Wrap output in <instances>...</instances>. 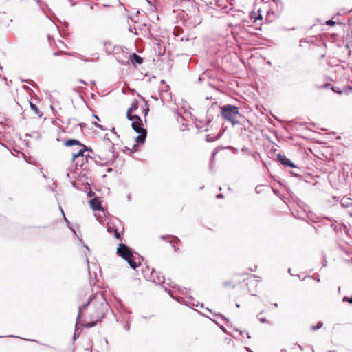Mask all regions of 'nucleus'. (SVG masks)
I'll list each match as a JSON object with an SVG mask.
<instances>
[{
	"label": "nucleus",
	"instance_id": "obj_30",
	"mask_svg": "<svg viewBox=\"0 0 352 352\" xmlns=\"http://www.w3.org/2000/svg\"><path fill=\"white\" fill-rule=\"evenodd\" d=\"M274 3L276 4V6H277L278 5H280L281 6H283L282 2L280 1H278V0L274 1Z\"/></svg>",
	"mask_w": 352,
	"mask_h": 352
},
{
	"label": "nucleus",
	"instance_id": "obj_7",
	"mask_svg": "<svg viewBox=\"0 0 352 352\" xmlns=\"http://www.w3.org/2000/svg\"><path fill=\"white\" fill-rule=\"evenodd\" d=\"M147 278L149 280L156 283L157 284L164 283L165 280L164 277L163 276H161L160 273L156 272L154 269H152L151 274L150 276H147Z\"/></svg>",
	"mask_w": 352,
	"mask_h": 352
},
{
	"label": "nucleus",
	"instance_id": "obj_60",
	"mask_svg": "<svg viewBox=\"0 0 352 352\" xmlns=\"http://www.w3.org/2000/svg\"><path fill=\"white\" fill-rule=\"evenodd\" d=\"M166 291L168 292V293H170V290H168V289H166Z\"/></svg>",
	"mask_w": 352,
	"mask_h": 352
},
{
	"label": "nucleus",
	"instance_id": "obj_35",
	"mask_svg": "<svg viewBox=\"0 0 352 352\" xmlns=\"http://www.w3.org/2000/svg\"><path fill=\"white\" fill-rule=\"evenodd\" d=\"M179 39H180L182 41H189V40H190V39H189V38H188V37H181Z\"/></svg>",
	"mask_w": 352,
	"mask_h": 352
},
{
	"label": "nucleus",
	"instance_id": "obj_25",
	"mask_svg": "<svg viewBox=\"0 0 352 352\" xmlns=\"http://www.w3.org/2000/svg\"><path fill=\"white\" fill-rule=\"evenodd\" d=\"M254 18V21H257V20H261L263 19L262 17V14H261V12L260 10H258V14L256 16H253Z\"/></svg>",
	"mask_w": 352,
	"mask_h": 352
},
{
	"label": "nucleus",
	"instance_id": "obj_5",
	"mask_svg": "<svg viewBox=\"0 0 352 352\" xmlns=\"http://www.w3.org/2000/svg\"><path fill=\"white\" fill-rule=\"evenodd\" d=\"M133 118L134 120H132L131 127L137 133H139L135 138V142L138 144H144L146 138L147 131L143 128L142 120L139 116H135Z\"/></svg>",
	"mask_w": 352,
	"mask_h": 352
},
{
	"label": "nucleus",
	"instance_id": "obj_49",
	"mask_svg": "<svg viewBox=\"0 0 352 352\" xmlns=\"http://www.w3.org/2000/svg\"><path fill=\"white\" fill-rule=\"evenodd\" d=\"M343 149H344V144H342V149H341V152H343Z\"/></svg>",
	"mask_w": 352,
	"mask_h": 352
},
{
	"label": "nucleus",
	"instance_id": "obj_24",
	"mask_svg": "<svg viewBox=\"0 0 352 352\" xmlns=\"http://www.w3.org/2000/svg\"><path fill=\"white\" fill-rule=\"evenodd\" d=\"M147 1V3L151 6H153L155 8V6H156V3H157V0H146Z\"/></svg>",
	"mask_w": 352,
	"mask_h": 352
},
{
	"label": "nucleus",
	"instance_id": "obj_14",
	"mask_svg": "<svg viewBox=\"0 0 352 352\" xmlns=\"http://www.w3.org/2000/svg\"><path fill=\"white\" fill-rule=\"evenodd\" d=\"M129 60L131 61V62H135L138 64H141L143 62V59L142 57H140L139 55H138L137 54L135 53H133L131 55H130V58Z\"/></svg>",
	"mask_w": 352,
	"mask_h": 352
},
{
	"label": "nucleus",
	"instance_id": "obj_3",
	"mask_svg": "<svg viewBox=\"0 0 352 352\" xmlns=\"http://www.w3.org/2000/svg\"><path fill=\"white\" fill-rule=\"evenodd\" d=\"M221 115L226 121L232 123L233 126L239 124V118H243L239 108L234 105L226 104L220 107Z\"/></svg>",
	"mask_w": 352,
	"mask_h": 352
},
{
	"label": "nucleus",
	"instance_id": "obj_53",
	"mask_svg": "<svg viewBox=\"0 0 352 352\" xmlns=\"http://www.w3.org/2000/svg\"><path fill=\"white\" fill-rule=\"evenodd\" d=\"M67 177H70V174L69 173H67Z\"/></svg>",
	"mask_w": 352,
	"mask_h": 352
},
{
	"label": "nucleus",
	"instance_id": "obj_50",
	"mask_svg": "<svg viewBox=\"0 0 352 352\" xmlns=\"http://www.w3.org/2000/svg\"><path fill=\"white\" fill-rule=\"evenodd\" d=\"M36 2H37L38 3H39L40 5H41V0H36Z\"/></svg>",
	"mask_w": 352,
	"mask_h": 352
},
{
	"label": "nucleus",
	"instance_id": "obj_51",
	"mask_svg": "<svg viewBox=\"0 0 352 352\" xmlns=\"http://www.w3.org/2000/svg\"><path fill=\"white\" fill-rule=\"evenodd\" d=\"M88 156H89V155H85V161H86V162H87V160H87V157H88Z\"/></svg>",
	"mask_w": 352,
	"mask_h": 352
},
{
	"label": "nucleus",
	"instance_id": "obj_54",
	"mask_svg": "<svg viewBox=\"0 0 352 352\" xmlns=\"http://www.w3.org/2000/svg\"><path fill=\"white\" fill-rule=\"evenodd\" d=\"M336 139H337L338 140H340V139H341V137H336Z\"/></svg>",
	"mask_w": 352,
	"mask_h": 352
},
{
	"label": "nucleus",
	"instance_id": "obj_55",
	"mask_svg": "<svg viewBox=\"0 0 352 352\" xmlns=\"http://www.w3.org/2000/svg\"><path fill=\"white\" fill-rule=\"evenodd\" d=\"M85 61H90L91 60L89 59H83Z\"/></svg>",
	"mask_w": 352,
	"mask_h": 352
},
{
	"label": "nucleus",
	"instance_id": "obj_1",
	"mask_svg": "<svg viewBox=\"0 0 352 352\" xmlns=\"http://www.w3.org/2000/svg\"><path fill=\"white\" fill-rule=\"evenodd\" d=\"M109 308V305L102 293L99 292L91 295L86 303L79 307L76 326L78 324V320L85 313L88 314V317L91 320H100Z\"/></svg>",
	"mask_w": 352,
	"mask_h": 352
},
{
	"label": "nucleus",
	"instance_id": "obj_36",
	"mask_svg": "<svg viewBox=\"0 0 352 352\" xmlns=\"http://www.w3.org/2000/svg\"><path fill=\"white\" fill-rule=\"evenodd\" d=\"M63 53H64L63 52L60 51V52H54V56H58V55H60L61 54H63Z\"/></svg>",
	"mask_w": 352,
	"mask_h": 352
},
{
	"label": "nucleus",
	"instance_id": "obj_62",
	"mask_svg": "<svg viewBox=\"0 0 352 352\" xmlns=\"http://www.w3.org/2000/svg\"><path fill=\"white\" fill-rule=\"evenodd\" d=\"M91 85H95V82H94V81H93V82H91Z\"/></svg>",
	"mask_w": 352,
	"mask_h": 352
},
{
	"label": "nucleus",
	"instance_id": "obj_27",
	"mask_svg": "<svg viewBox=\"0 0 352 352\" xmlns=\"http://www.w3.org/2000/svg\"><path fill=\"white\" fill-rule=\"evenodd\" d=\"M59 208H60V211H61V214L63 216V218H64L65 221L67 223H69L68 220L67 219V218H66V217H65V215L64 211H63V208H61V206H59Z\"/></svg>",
	"mask_w": 352,
	"mask_h": 352
},
{
	"label": "nucleus",
	"instance_id": "obj_46",
	"mask_svg": "<svg viewBox=\"0 0 352 352\" xmlns=\"http://www.w3.org/2000/svg\"><path fill=\"white\" fill-rule=\"evenodd\" d=\"M182 299V298H177V300L179 302H182V301H181Z\"/></svg>",
	"mask_w": 352,
	"mask_h": 352
},
{
	"label": "nucleus",
	"instance_id": "obj_4",
	"mask_svg": "<svg viewBox=\"0 0 352 352\" xmlns=\"http://www.w3.org/2000/svg\"><path fill=\"white\" fill-rule=\"evenodd\" d=\"M117 254L127 261L130 267L135 270L140 265V256H135L131 249L124 243L119 244Z\"/></svg>",
	"mask_w": 352,
	"mask_h": 352
},
{
	"label": "nucleus",
	"instance_id": "obj_6",
	"mask_svg": "<svg viewBox=\"0 0 352 352\" xmlns=\"http://www.w3.org/2000/svg\"><path fill=\"white\" fill-rule=\"evenodd\" d=\"M81 147V148L79 149V151L77 152V153H74L72 154V160H77V162H76V166H80L81 168L83 167V166L85 165L84 164V153L85 151H90V152H92L91 149H89L86 146H85L84 144H82V146H80Z\"/></svg>",
	"mask_w": 352,
	"mask_h": 352
},
{
	"label": "nucleus",
	"instance_id": "obj_26",
	"mask_svg": "<svg viewBox=\"0 0 352 352\" xmlns=\"http://www.w3.org/2000/svg\"><path fill=\"white\" fill-rule=\"evenodd\" d=\"M179 241V239H178V238H177V237H174V239H173V241H170V243L171 244V245H172L173 248H175V243H176L177 241Z\"/></svg>",
	"mask_w": 352,
	"mask_h": 352
},
{
	"label": "nucleus",
	"instance_id": "obj_41",
	"mask_svg": "<svg viewBox=\"0 0 352 352\" xmlns=\"http://www.w3.org/2000/svg\"><path fill=\"white\" fill-rule=\"evenodd\" d=\"M79 82L82 83L83 85H87V82L84 81L83 80H79Z\"/></svg>",
	"mask_w": 352,
	"mask_h": 352
},
{
	"label": "nucleus",
	"instance_id": "obj_32",
	"mask_svg": "<svg viewBox=\"0 0 352 352\" xmlns=\"http://www.w3.org/2000/svg\"><path fill=\"white\" fill-rule=\"evenodd\" d=\"M124 327L126 331H129L130 329V324L129 323H126Z\"/></svg>",
	"mask_w": 352,
	"mask_h": 352
},
{
	"label": "nucleus",
	"instance_id": "obj_40",
	"mask_svg": "<svg viewBox=\"0 0 352 352\" xmlns=\"http://www.w3.org/2000/svg\"><path fill=\"white\" fill-rule=\"evenodd\" d=\"M223 195L222 194H218L217 195V199H221V198H223Z\"/></svg>",
	"mask_w": 352,
	"mask_h": 352
},
{
	"label": "nucleus",
	"instance_id": "obj_21",
	"mask_svg": "<svg viewBox=\"0 0 352 352\" xmlns=\"http://www.w3.org/2000/svg\"><path fill=\"white\" fill-rule=\"evenodd\" d=\"M180 31L181 30L179 28H175L173 30V34L176 36V37H179L180 35H181V33H180Z\"/></svg>",
	"mask_w": 352,
	"mask_h": 352
},
{
	"label": "nucleus",
	"instance_id": "obj_45",
	"mask_svg": "<svg viewBox=\"0 0 352 352\" xmlns=\"http://www.w3.org/2000/svg\"><path fill=\"white\" fill-rule=\"evenodd\" d=\"M105 45H106V47H107V51L108 52V51H109L108 43H105Z\"/></svg>",
	"mask_w": 352,
	"mask_h": 352
},
{
	"label": "nucleus",
	"instance_id": "obj_16",
	"mask_svg": "<svg viewBox=\"0 0 352 352\" xmlns=\"http://www.w3.org/2000/svg\"><path fill=\"white\" fill-rule=\"evenodd\" d=\"M30 102V106L31 109L36 114L38 117H41L43 116V113L41 112V111L38 109V107L36 106V104H33L31 102Z\"/></svg>",
	"mask_w": 352,
	"mask_h": 352
},
{
	"label": "nucleus",
	"instance_id": "obj_12",
	"mask_svg": "<svg viewBox=\"0 0 352 352\" xmlns=\"http://www.w3.org/2000/svg\"><path fill=\"white\" fill-rule=\"evenodd\" d=\"M337 25L338 27L340 32L339 33H331V39H333V38L338 39V36H341L340 33L344 34V25H343L342 23H338Z\"/></svg>",
	"mask_w": 352,
	"mask_h": 352
},
{
	"label": "nucleus",
	"instance_id": "obj_61",
	"mask_svg": "<svg viewBox=\"0 0 352 352\" xmlns=\"http://www.w3.org/2000/svg\"><path fill=\"white\" fill-rule=\"evenodd\" d=\"M324 54H322L321 55V58H324Z\"/></svg>",
	"mask_w": 352,
	"mask_h": 352
},
{
	"label": "nucleus",
	"instance_id": "obj_43",
	"mask_svg": "<svg viewBox=\"0 0 352 352\" xmlns=\"http://www.w3.org/2000/svg\"><path fill=\"white\" fill-rule=\"evenodd\" d=\"M132 151H134V152H135L137 151L135 145L133 146V148Z\"/></svg>",
	"mask_w": 352,
	"mask_h": 352
},
{
	"label": "nucleus",
	"instance_id": "obj_18",
	"mask_svg": "<svg viewBox=\"0 0 352 352\" xmlns=\"http://www.w3.org/2000/svg\"><path fill=\"white\" fill-rule=\"evenodd\" d=\"M97 322L96 320H94L91 322L84 324L83 326L87 328L93 327L96 325Z\"/></svg>",
	"mask_w": 352,
	"mask_h": 352
},
{
	"label": "nucleus",
	"instance_id": "obj_23",
	"mask_svg": "<svg viewBox=\"0 0 352 352\" xmlns=\"http://www.w3.org/2000/svg\"><path fill=\"white\" fill-rule=\"evenodd\" d=\"M136 115H131V111H129V110H127L126 118L128 120H129L131 121L133 120L134 119L133 118Z\"/></svg>",
	"mask_w": 352,
	"mask_h": 352
},
{
	"label": "nucleus",
	"instance_id": "obj_63",
	"mask_svg": "<svg viewBox=\"0 0 352 352\" xmlns=\"http://www.w3.org/2000/svg\"><path fill=\"white\" fill-rule=\"evenodd\" d=\"M112 132H115V129L114 128H113Z\"/></svg>",
	"mask_w": 352,
	"mask_h": 352
},
{
	"label": "nucleus",
	"instance_id": "obj_17",
	"mask_svg": "<svg viewBox=\"0 0 352 352\" xmlns=\"http://www.w3.org/2000/svg\"><path fill=\"white\" fill-rule=\"evenodd\" d=\"M138 100H134L132 102L131 107L128 109V110H129V111L133 112V111H135L136 109H138Z\"/></svg>",
	"mask_w": 352,
	"mask_h": 352
},
{
	"label": "nucleus",
	"instance_id": "obj_11",
	"mask_svg": "<svg viewBox=\"0 0 352 352\" xmlns=\"http://www.w3.org/2000/svg\"><path fill=\"white\" fill-rule=\"evenodd\" d=\"M91 208L96 211L102 210V207L100 203V201L97 199H92L89 201Z\"/></svg>",
	"mask_w": 352,
	"mask_h": 352
},
{
	"label": "nucleus",
	"instance_id": "obj_52",
	"mask_svg": "<svg viewBox=\"0 0 352 352\" xmlns=\"http://www.w3.org/2000/svg\"><path fill=\"white\" fill-rule=\"evenodd\" d=\"M274 307H278V303L276 302V303L274 304Z\"/></svg>",
	"mask_w": 352,
	"mask_h": 352
},
{
	"label": "nucleus",
	"instance_id": "obj_13",
	"mask_svg": "<svg viewBox=\"0 0 352 352\" xmlns=\"http://www.w3.org/2000/svg\"><path fill=\"white\" fill-rule=\"evenodd\" d=\"M107 231L109 233H111L112 232L114 233V236L117 239H120V240H122V238H121V236H120V234L119 233L118 230L117 228H114L113 226H107Z\"/></svg>",
	"mask_w": 352,
	"mask_h": 352
},
{
	"label": "nucleus",
	"instance_id": "obj_31",
	"mask_svg": "<svg viewBox=\"0 0 352 352\" xmlns=\"http://www.w3.org/2000/svg\"><path fill=\"white\" fill-rule=\"evenodd\" d=\"M259 320H260V321H261L262 323H266V322H267V320L265 318H260Z\"/></svg>",
	"mask_w": 352,
	"mask_h": 352
},
{
	"label": "nucleus",
	"instance_id": "obj_10",
	"mask_svg": "<svg viewBox=\"0 0 352 352\" xmlns=\"http://www.w3.org/2000/svg\"><path fill=\"white\" fill-rule=\"evenodd\" d=\"M277 157H278L279 162L283 165H285V166L290 167V168H296V166L294 165V164L289 159L286 157V156L279 154V155H278Z\"/></svg>",
	"mask_w": 352,
	"mask_h": 352
},
{
	"label": "nucleus",
	"instance_id": "obj_34",
	"mask_svg": "<svg viewBox=\"0 0 352 352\" xmlns=\"http://www.w3.org/2000/svg\"><path fill=\"white\" fill-rule=\"evenodd\" d=\"M331 28H333L336 26V22L335 21H333V19H331Z\"/></svg>",
	"mask_w": 352,
	"mask_h": 352
},
{
	"label": "nucleus",
	"instance_id": "obj_39",
	"mask_svg": "<svg viewBox=\"0 0 352 352\" xmlns=\"http://www.w3.org/2000/svg\"><path fill=\"white\" fill-rule=\"evenodd\" d=\"M217 151H213L212 157V162L213 161L214 157V155L217 154Z\"/></svg>",
	"mask_w": 352,
	"mask_h": 352
},
{
	"label": "nucleus",
	"instance_id": "obj_57",
	"mask_svg": "<svg viewBox=\"0 0 352 352\" xmlns=\"http://www.w3.org/2000/svg\"><path fill=\"white\" fill-rule=\"evenodd\" d=\"M170 294V296H171L172 298H174V296L172 295V294L169 293Z\"/></svg>",
	"mask_w": 352,
	"mask_h": 352
},
{
	"label": "nucleus",
	"instance_id": "obj_56",
	"mask_svg": "<svg viewBox=\"0 0 352 352\" xmlns=\"http://www.w3.org/2000/svg\"><path fill=\"white\" fill-rule=\"evenodd\" d=\"M161 238H162V239H165V236H161Z\"/></svg>",
	"mask_w": 352,
	"mask_h": 352
},
{
	"label": "nucleus",
	"instance_id": "obj_33",
	"mask_svg": "<svg viewBox=\"0 0 352 352\" xmlns=\"http://www.w3.org/2000/svg\"><path fill=\"white\" fill-rule=\"evenodd\" d=\"M180 292L183 294H187L188 293V291H187V289L186 288H184L183 289H181Z\"/></svg>",
	"mask_w": 352,
	"mask_h": 352
},
{
	"label": "nucleus",
	"instance_id": "obj_48",
	"mask_svg": "<svg viewBox=\"0 0 352 352\" xmlns=\"http://www.w3.org/2000/svg\"><path fill=\"white\" fill-rule=\"evenodd\" d=\"M40 8L41 10H43V12H45V10H43V5H40Z\"/></svg>",
	"mask_w": 352,
	"mask_h": 352
},
{
	"label": "nucleus",
	"instance_id": "obj_28",
	"mask_svg": "<svg viewBox=\"0 0 352 352\" xmlns=\"http://www.w3.org/2000/svg\"><path fill=\"white\" fill-rule=\"evenodd\" d=\"M146 109H144V115H147L148 112L149 111V108H148V104L147 103V102H146Z\"/></svg>",
	"mask_w": 352,
	"mask_h": 352
},
{
	"label": "nucleus",
	"instance_id": "obj_64",
	"mask_svg": "<svg viewBox=\"0 0 352 352\" xmlns=\"http://www.w3.org/2000/svg\"><path fill=\"white\" fill-rule=\"evenodd\" d=\"M336 155H339L340 153H336Z\"/></svg>",
	"mask_w": 352,
	"mask_h": 352
},
{
	"label": "nucleus",
	"instance_id": "obj_2",
	"mask_svg": "<svg viewBox=\"0 0 352 352\" xmlns=\"http://www.w3.org/2000/svg\"><path fill=\"white\" fill-rule=\"evenodd\" d=\"M179 15L183 19L184 25L189 28H194L201 22L199 10L194 5H192L190 8L186 11L182 10Z\"/></svg>",
	"mask_w": 352,
	"mask_h": 352
},
{
	"label": "nucleus",
	"instance_id": "obj_8",
	"mask_svg": "<svg viewBox=\"0 0 352 352\" xmlns=\"http://www.w3.org/2000/svg\"><path fill=\"white\" fill-rule=\"evenodd\" d=\"M331 91L334 93L338 94L340 95H349L351 92H352V87L349 86H344L342 87H337L335 85H331Z\"/></svg>",
	"mask_w": 352,
	"mask_h": 352
},
{
	"label": "nucleus",
	"instance_id": "obj_15",
	"mask_svg": "<svg viewBox=\"0 0 352 352\" xmlns=\"http://www.w3.org/2000/svg\"><path fill=\"white\" fill-rule=\"evenodd\" d=\"M64 144L66 146H72L74 145L82 146V144H81L80 141L75 139H68L65 140Z\"/></svg>",
	"mask_w": 352,
	"mask_h": 352
},
{
	"label": "nucleus",
	"instance_id": "obj_44",
	"mask_svg": "<svg viewBox=\"0 0 352 352\" xmlns=\"http://www.w3.org/2000/svg\"><path fill=\"white\" fill-rule=\"evenodd\" d=\"M326 24L330 25V19L326 21Z\"/></svg>",
	"mask_w": 352,
	"mask_h": 352
},
{
	"label": "nucleus",
	"instance_id": "obj_22",
	"mask_svg": "<svg viewBox=\"0 0 352 352\" xmlns=\"http://www.w3.org/2000/svg\"><path fill=\"white\" fill-rule=\"evenodd\" d=\"M223 285L225 287H231V288H234L235 287V285L231 281H225L223 283Z\"/></svg>",
	"mask_w": 352,
	"mask_h": 352
},
{
	"label": "nucleus",
	"instance_id": "obj_47",
	"mask_svg": "<svg viewBox=\"0 0 352 352\" xmlns=\"http://www.w3.org/2000/svg\"><path fill=\"white\" fill-rule=\"evenodd\" d=\"M94 117L96 118V120H99V118L97 116L94 115Z\"/></svg>",
	"mask_w": 352,
	"mask_h": 352
},
{
	"label": "nucleus",
	"instance_id": "obj_20",
	"mask_svg": "<svg viewBox=\"0 0 352 352\" xmlns=\"http://www.w3.org/2000/svg\"><path fill=\"white\" fill-rule=\"evenodd\" d=\"M322 327V323L321 322H319L317 323L316 325H313L311 327V330L312 331H316V330H318V329H320Z\"/></svg>",
	"mask_w": 352,
	"mask_h": 352
},
{
	"label": "nucleus",
	"instance_id": "obj_29",
	"mask_svg": "<svg viewBox=\"0 0 352 352\" xmlns=\"http://www.w3.org/2000/svg\"><path fill=\"white\" fill-rule=\"evenodd\" d=\"M93 124L98 128L102 129V130H104L103 127L102 125L99 124L97 123V122H93Z\"/></svg>",
	"mask_w": 352,
	"mask_h": 352
},
{
	"label": "nucleus",
	"instance_id": "obj_42",
	"mask_svg": "<svg viewBox=\"0 0 352 352\" xmlns=\"http://www.w3.org/2000/svg\"><path fill=\"white\" fill-rule=\"evenodd\" d=\"M349 302L352 303V296L349 298H347Z\"/></svg>",
	"mask_w": 352,
	"mask_h": 352
},
{
	"label": "nucleus",
	"instance_id": "obj_58",
	"mask_svg": "<svg viewBox=\"0 0 352 352\" xmlns=\"http://www.w3.org/2000/svg\"><path fill=\"white\" fill-rule=\"evenodd\" d=\"M170 294V296H171L172 298H174V296L172 295V294L169 293Z\"/></svg>",
	"mask_w": 352,
	"mask_h": 352
},
{
	"label": "nucleus",
	"instance_id": "obj_38",
	"mask_svg": "<svg viewBox=\"0 0 352 352\" xmlns=\"http://www.w3.org/2000/svg\"><path fill=\"white\" fill-rule=\"evenodd\" d=\"M327 263H328V262H327V257H326V256H324V265H324V266H326V265H327Z\"/></svg>",
	"mask_w": 352,
	"mask_h": 352
},
{
	"label": "nucleus",
	"instance_id": "obj_19",
	"mask_svg": "<svg viewBox=\"0 0 352 352\" xmlns=\"http://www.w3.org/2000/svg\"><path fill=\"white\" fill-rule=\"evenodd\" d=\"M219 137V135H217L215 137H212L210 135H207L206 136V140L208 142H212L215 141L217 139H218Z\"/></svg>",
	"mask_w": 352,
	"mask_h": 352
},
{
	"label": "nucleus",
	"instance_id": "obj_9",
	"mask_svg": "<svg viewBox=\"0 0 352 352\" xmlns=\"http://www.w3.org/2000/svg\"><path fill=\"white\" fill-rule=\"evenodd\" d=\"M211 119L206 118L203 120H196L195 121V126L200 131H208V125L210 123Z\"/></svg>",
	"mask_w": 352,
	"mask_h": 352
},
{
	"label": "nucleus",
	"instance_id": "obj_59",
	"mask_svg": "<svg viewBox=\"0 0 352 352\" xmlns=\"http://www.w3.org/2000/svg\"><path fill=\"white\" fill-rule=\"evenodd\" d=\"M170 294V296H171L172 298H174V296L172 295V294L169 293Z\"/></svg>",
	"mask_w": 352,
	"mask_h": 352
},
{
	"label": "nucleus",
	"instance_id": "obj_37",
	"mask_svg": "<svg viewBox=\"0 0 352 352\" xmlns=\"http://www.w3.org/2000/svg\"><path fill=\"white\" fill-rule=\"evenodd\" d=\"M329 86H330V83H329V82H326V83L322 86V87H324V88H328V87H329Z\"/></svg>",
	"mask_w": 352,
	"mask_h": 352
}]
</instances>
